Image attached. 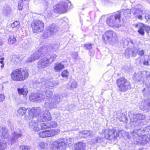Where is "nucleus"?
Masks as SVG:
<instances>
[{
	"mask_svg": "<svg viewBox=\"0 0 150 150\" xmlns=\"http://www.w3.org/2000/svg\"><path fill=\"white\" fill-rule=\"evenodd\" d=\"M43 92L45 96L48 98L45 100V107L47 109L56 108V105L59 103L60 101L59 96L55 95L52 97H51L53 95L52 91L50 90H47Z\"/></svg>",
	"mask_w": 150,
	"mask_h": 150,
	"instance_id": "f257e3e1",
	"label": "nucleus"
},
{
	"mask_svg": "<svg viewBox=\"0 0 150 150\" xmlns=\"http://www.w3.org/2000/svg\"><path fill=\"white\" fill-rule=\"evenodd\" d=\"M28 73L26 69H19L13 70L10 74L11 79L14 81H21L28 77Z\"/></svg>",
	"mask_w": 150,
	"mask_h": 150,
	"instance_id": "f03ea898",
	"label": "nucleus"
},
{
	"mask_svg": "<svg viewBox=\"0 0 150 150\" xmlns=\"http://www.w3.org/2000/svg\"><path fill=\"white\" fill-rule=\"evenodd\" d=\"M74 139L69 137L66 139H61L54 141L52 144V148L54 150L60 149L62 150L66 147L67 144H69L73 143Z\"/></svg>",
	"mask_w": 150,
	"mask_h": 150,
	"instance_id": "7ed1b4c3",
	"label": "nucleus"
},
{
	"mask_svg": "<svg viewBox=\"0 0 150 150\" xmlns=\"http://www.w3.org/2000/svg\"><path fill=\"white\" fill-rule=\"evenodd\" d=\"M120 18V13L117 11L107 18L106 21V23L110 26L119 28L121 26Z\"/></svg>",
	"mask_w": 150,
	"mask_h": 150,
	"instance_id": "20e7f679",
	"label": "nucleus"
},
{
	"mask_svg": "<svg viewBox=\"0 0 150 150\" xmlns=\"http://www.w3.org/2000/svg\"><path fill=\"white\" fill-rule=\"evenodd\" d=\"M123 132V131L121 130H120L117 132L114 129H106L105 131V138L115 142H117V137H119L120 134L122 135V134Z\"/></svg>",
	"mask_w": 150,
	"mask_h": 150,
	"instance_id": "39448f33",
	"label": "nucleus"
},
{
	"mask_svg": "<svg viewBox=\"0 0 150 150\" xmlns=\"http://www.w3.org/2000/svg\"><path fill=\"white\" fill-rule=\"evenodd\" d=\"M116 39V33L111 30L106 31L102 36V40L105 43H114Z\"/></svg>",
	"mask_w": 150,
	"mask_h": 150,
	"instance_id": "423d86ee",
	"label": "nucleus"
},
{
	"mask_svg": "<svg viewBox=\"0 0 150 150\" xmlns=\"http://www.w3.org/2000/svg\"><path fill=\"white\" fill-rule=\"evenodd\" d=\"M117 82L120 91L124 92L131 88L130 83L124 77L117 79Z\"/></svg>",
	"mask_w": 150,
	"mask_h": 150,
	"instance_id": "0eeeda50",
	"label": "nucleus"
},
{
	"mask_svg": "<svg viewBox=\"0 0 150 150\" xmlns=\"http://www.w3.org/2000/svg\"><path fill=\"white\" fill-rule=\"evenodd\" d=\"M29 127L35 132H38L43 129H46L49 126L44 123L38 124L35 121L32 120L29 123Z\"/></svg>",
	"mask_w": 150,
	"mask_h": 150,
	"instance_id": "6e6552de",
	"label": "nucleus"
},
{
	"mask_svg": "<svg viewBox=\"0 0 150 150\" xmlns=\"http://www.w3.org/2000/svg\"><path fill=\"white\" fill-rule=\"evenodd\" d=\"M44 26V23L40 20L33 21L31 24V27L34 33L42 32Z\"/></svg>",
	"mask_w": 150,
	"mask_h": 150,
	"instance_id": "1a4fd4ad",
	"label": "nucleus"
},
{
	"mask_svg": "<svg viewBox=\"0 0 150 150\" xmlns=\"http://www.w3.org/2000/svg\"><path fill=\"white\" fill-rule=\"evenodd\" d=\"M37 85L41 89H45L46 88H50L54 86L53 83L50 81L46 82L44 78H42L39 80L37 83Z\"/></svg>",
	"mask_w": 150,
	"mask_h": 150,
	"instance_id": "9d476101",
	"label": "nucleus"
},
{
	"mask_svg": "<svg viewBox=\"0 0 150 150\" xmlns=\"http://www.w3.org/2000/svg\"><path fill=\"white\" fill-rule=\"evenodd\" d=\"M67 3L64 2H61L54 7V11L56 13H64L67 11Z\"/></svg>",
	"mask_w": 150,
	"mask_h": 150,
	"instance_id": "9b49d317",
	"label": "nucleus"
},
{
	"mask_svg": "<svg viewBox=\"0 0 150 150\" xmlns=\"http://www.w3.org/2000/svg\"><path fill=\"white\" fill-rule=\"evenodd\" d=\"M57 27L54 24L50 25L43 35L44 38H47L52 35L54 34L57 31Z\"/></svg>",
	"mask_w": 150,
	"mask_h": 150,
	"instance_id": "f8f14e48",
	"label": "nucleus"
},
{
	"mask_svg": "<svg viewBox=\"0 0 150 150\" xmlns=\"http://www.w3.org/2000/svg\"><path fill=\"white\" fill-rule=\"evenodd\" d=\"M59 47V45H54L52 47L48 46L47 45H44L40 47L42 50V51L43 54H45L51 51H57Z\"/></svg>",
	"mask_w": 150,
	"mask_h": 150,
	"instance_id": "ddd939ff",
	"label": "nucleus"
},
{
	"mask_svg": "<svg viewBox=\"0 0 150 150\" xmlns=\"http://www.w3.org/2000/svg\"><path fill=\"white\" fill-rule=\"evenodd\" d=\"M40 115L41 116L40 118L38 119V120L40 122H46L52 119L50 114L47 111H45L42 112Z\"/></svg>",
	"mask_w": 150,
	"mask_h": 150,
	"instance_id": "4468645a",
	"label": "nucleus"
},
{
	"mask_svg": "<svg viewBox=\"0 0 150 150\" xmlns=\"http://www.w3.org/2000/svg\"><path fill=\"white\" fill-rule=\"evenodd\" d=\"M42 54H43L42 51V50L40 48L37 51L29 57L26 61L27 62H31L36 60H37L38 59L39 57L41 56Z\"/></svg>",
	"mask_w": 150,
	"mask_h": 150,
	"instance_id": "2eb2a0df",
	"label": "nucleus"
},
{
	"mask_svg": "<svg viewBox=\"0 0 150 150\" xmlns=\"http://www.w3.org/2000/svg\"><path fill=\"white\" fill-rule=\"evenodd\" d=\"M49 63L48 60L46 56L39 60L37 63L38 67L41 69L47 67Z\"/></svg>",
	"mask_w": 150,
	"mask_h": 150,
	"instance_id": "dca6fc26",
	"label": "nucleus"
},
{
	"mask_svg": "<svg viewBox=\"0 0 150 150\" xmlns=\"http://www.w3.org/2000/svg\"><path fill=\"white\" fill-rule=\"evenodd\" d=\"M150 140V138H148V136L143 135L142 137H139L137 139V144H145Z\"/></svg>",
	"mask_w": 150,
	"mask_h": 150,
	"instance_id": "f3484780",
	"label": "nucleus"
},
{
	"mask_svg": "<svg viewBox=\"0 0 150 150\" xmlns=\"http://www.w3.org/2000/svg\"><path fill=\"white\" fill-rule=\"evenodd\" d=\"M131 117L130 120L132 122H136L140 120H143L144 118V115L139 114L131 115Z\"/></svg>",
	"mask_w": 150,
	"mask_h": 150,
	"instance_id": "a211bd4d",
	"label": "nucleus"
},
{
	"mask_svg": "<svg viewBox=\"0 0 150 150\" xmlns=\"http://www.w3.org/2000/svg\"><path fill=\"white\" fill-rule=\"evenodd\" d=\"M40 108L39 107L33 108L31 109H28V112L29 115H33L34 116H37L40 113L39 111Z\"/></svg>",
	"mask_w": 150,
	"mask_h": 150,
	"instance_id": "6ab92c4d",
	"label": "nucleus"
},
{
	"mask_svg": "<svg viewBox=\"0 0 150 150\" xmlns=\"http://www.w3.org/2000/svg\"><path fill=\"white\" fill-rule=\"evenodd\" d=\"M21 134L17 132H14L12 134V137L10 139L11 144H13L16 142L18 138L21 137Z\"/></svg>",
	"mask_w": 150,
	"mask_h": 150,
	"instance_id": "aec40b11",
	"label": "nucleus"
},
{
	"mask_svg": "<svg viewBox=\"0 0 150 150\" xmlns=\"http://www.w3.org/2000/svg\"><path fill=\"white\" fill-rule=\"evenodd\" d=\"M85 146V143L80 142L74 144V149L75 150H84Z\"/></svg>",
	"mask_w": 150,
	"mask_h": 150,
	"instance_id": "412c9836",
	"label": "nucleus"
},
{
	"mask_svg": "<svg viewBox=\"0 0 150 150\" xmlns=\"http://www.w3.org/2000/svg\"><path fill=\"white\" fill-rule=\"evenodd\" d=\"M141 108L143 110H150V98L145 101L143 105L141 106Z\"/></svg>",
	"mask_w": 150,
	"mask_h": 150,
	"instance_id": "4be33fe9",
	"label": "nucleus"
},
{
	"mask_svg": "<svg viewBox=\"0 0 150 150\" xmlns=\"http://www.w3.org/2000/svg\"><path fill=\"white\" fill-rule=\"evenodd\" d=\"M134 16L135 18L140 20L142 19V16L144 15L143 11L139 10H136L133 13Z\"/></svg>",
	"mask_w": 150,
	"mask_h": 150,
	"instance_id": "5701e85b",
	"label": "nucleus"
},
{
	"mask_svg": "<svg viewBox=\"0 0 150 150\" xmlns=\"http://www.w3.org/2000/svg\"><path fill=\"white\" fill-rule=\"evenodd\" d=\"M0 136L1 137L4 139H7L8 137V130L4 127H2L0 130Z\"/></svg>",
	"mask_w": 150,
	"mask_h": 150,
	"instance_id": "b1692460",
	"label": "nucleus"
},
{
	"mask_svg": "<svg viewBox=\"0 0 150 150\" xmlns=\"http://www.w3.org/2000/svg\"><path fill=\"white\" fill-rule=\"evenodd\" d=\"M8 44L11 45H16V40L13 35L9 36L8 40Z\"/></svg>",
	"mask_w": 150,
	"mask_h": 150,
	"instance_id": "393cba45",
	"label": "nucleus"
},
{
	"mask_svg": "<svg viewBox=\"0 0 150 150\" xmlns=\"http://www.w3.org/2000/svg\"><path fill=\"white\" fill-rule=\"evenodd\" d=\"M92 133V132L91 131L84 130L82 132H80L79 134L82 137H86L92 136L93 135Z\"/></svg>",
	"mask_w": 150,
	"mask_h": 150,
	"instance_id": "a878e982",
	"label": "nucleus"
},
{
	"mask_svg": "<svg viewBox=\"0 0 150 150\" xmlns=\"http://www.w3.org/2000/svg\"><path fill=\"white\" fill-rule=\"evenodd\" d=\"M60 131L59 129L51 130H47V137H50L59 134Z\"/></svg>",
	"mask_w": 150,
	"mask_h": 150,
	"instance_id": "bb28decb",
	"label": "nucleus"
},
{
	"mask_svg": "<svg viewBox=\"0 0 150 150\" xmlns=\"http://www.w3.org/2000/svg\"><path fill=\"white\" fill-rule=\"evenodd\" d=\"M28 109H27L24 107H21L19 108L17 110L18 114L21 116L24 115L28 112Z\"/></svg>",
	"mask_w": 150,
	"mask_h": 150,
	"instance_id": "cd10ccee",
	"label": "nucleus"
},
{
	"mask_svg": "<svg viewBox=\"0 0 150 150\" xmlns=\"http://www.w3.org/2000/svg\"><path fill=\"white\" fill-rule=\"evenodd\" d=\"M134 49H127L125 52V55L127 58H129L130 57V55L132 54V56L134 57L136 54H134Z\"/></svg>",
	"mask_w": 150,
	"mask_h": 150,
	"instance_id": "c85d7f7f",
	"label": "nucleus"
},
{
	"mask_svg": "<svg viewBox=\"0 0 150 150\" xmlns=\"http://www.w3.org/2000/svg\"><path fill=\"white\" fill-rule=\"evenodd\" d=\"M117 118L120 121L127 122V119L125 115L121 112L118 113Z\"/></svg>",
	"mask_w": 150,
	"mask_h": 150,
	"instance_id": "c756f323",
	"label": "nucleus"
},
{
	"mask_svg": "<svg viewBox=\"0 0 150 150\" xmlns=\"http://www.w3.org/2000/svg\"><path fill=\"white\" fill-rule=\"evenodd\" d=\"M64 68V65L61 63L56 64L54 67V69L55 71L60 72V70Z\"/></svg>",
	"mask_w": 150,
	"mask_h": 150,
	"instance_id": "7c9ffc66",
	"label": "nucleus"
},
{
	"mask_svg": "<svg viewBox=\"0 0 150 150\" xmlns=\"http://www.w3.org/2000/svg\"><path fill=\"white\" fill-rule=\"evenodd\" d=\"M18 91L19 95H23L24 96H26L28 92L27 89L26 88H18Z\"/></svg>",
	"mask_w": 150,
	"mask_h": 150,
	"instance_id": "2f4dec72",
	"label": "nucleus"
},
{
	"mask_svg": "<svg viewBox=\"0 0 150 150\" xmlns=\"http://www.w3.org/2000/svg\"><path fill=\"white\" fill-rule=\"evenodd\" d=\"M139 26V29L138 30V32L139 34L142 35H144L145 32L144 30V24L142 23H140L138 25H137V26Z\"/></svg>",
	"mask_w": 150,
	"mask_h": 150,
	"instance_id": "473e14b6",
	"label": "nucleus"
},
{
	"mask_svg": "<svg viewBox=\"0 0 150 150\" xmlns=\"http://www.w3.org/2000/svg\"><path fill=\"white\" fill-rule=\"evenodd\" d=\"M57 57V55L55 54H53L51 55H48L46 56V57L48 59L49 63L53 62L55 59Z\"/></svg>",
	"mask_w": 150,
	"mask_h": 150,
	"instance_id": "72a5a7b5",
	"label": "nucleus"
},
{
	"mask_svg": "<svg viewBox=\"0 0 150 150\" xmlns=\"http://www.w3.org/2000/svg\"><path fill=\"white\" fill-rule=\"evenodd\" d=\"M37 94L38 100L42 101L45 99V94H44V93L43 92L41 93H37Z\"/></svg>",
	"mask_w": 150,
	"mask_h": 150,
	"instance_id": "f704fd0d",
	"label": "nucleus"
},
{
	"mask_svg": "<svg viewBox=\"0 0 150 150\" xmlns=\"http://www.w3.org/2000/svg\"><path fill=\"white\" fill-rule=\"evenodd\" d=\"M3 11L4 13L8 15L11 13V11L10 7L8 6H5L4 8Z\"/></svg>",
	"mask_w": 150,
	"mask_h": 150,
	"instance_id": "c9c22d12",
	"label": "nucleus"
},
{
	"mask_svg": "<svg viewBox=\"0 0 150 150\" xmlns=\"http://www.w3.org/2000/svg\"><path fill=\"white\" fill-rule=\"evenodd\" d=\"M6 146V141L0 139V149H5Z\"/></svg>",
	"mask_w": 150,
	"mask_h": 150,
	"instance_id": "e433bc0d",
	"label": "nucleus"
},
{
	"mask_svg": "<svg viewBox=\"0 0 150 150\" xmlns=\"http://www.w3.org/2000/svg\"><path fill=\"white\" fill-rule=\"evenodd\" d=\"M39 136L42 138L47 137V130H45L42 132H40L38 134Z\"/></svg>",
	"mask_w": 150,
	"mask_h": 150,
	"instance_id": "4c0bfd02",
	"label": "nucleus"
},
{
	"mask_svg": "<svg viewBox=\"0 0 150 150\" xmlns=\"http://www.w3.org/2000/svg\"><path fill=\"white\" fill-rule=\"evenodd\" d=\"M37 93H33L29 97L30 100L32 101H35L37 100H38L37 99Z\"/></svg>",
	"mask_w": 150,
	"mask_h": 150,
	"instance_id": "58836bf2",
	"label": "nucleus"
},
{
	"mask_svg": "<svg viewBox=\"0 0 150 150\" xmlns=\"http://www.w3.org/2000/svg\"><path fill=\"white\" fill-rule=\"evenodd\" d=\"M20 58L18 57L14 56L12 59V61L14 62L15 64H17L20 62Z\"/></svg>",
	"mask_w": 150,
	"mask_h": 150,
	"instance_id": "ea45409f",
	"label": "nucleus"
},
{
	"mask_svg": "<svg viewBox=\"0 0 150 150\" xmlns=\"http://www.w3.org/2000/svg\"><path fill=\"white\" fill-rule=\"evenodd\" d=\"M143 92L145 96H150V88H144Z\"/></svg>",
	"mask_w": 150,
	"mask_h": 150,
	"instance_id": "a19ab883",
	"label": "nucleus"
},
{
	"mask_svg": "<svg viewBox=\"0 0 150 150\" xmlns=\"http://www.w3.org/2000/svg\"><path fill=\"white\" fill-rule=\"evenodd\" d=\"M30 149L31 148L29 146L23 145L20 146V149L21 150H28Z\"/></svg>",
	"mask_w": 150,
	"mask_h": 150,
	"instance_id": "79ce46f5",
	"label": "nucleus"
},
{
	"mask_svg": "<svg viewBox=\"0 0 150 150\" xmlns=\"http://www.w3.org/2000/svg\"><path fill=\"white\" fill-rule=\"evenodd\" d=\"M101 139L100 137H98L94 139L91 141L92 144H95L97 142H101Z\"/></svg>",
	"mask_w": 150,
	"mask_h": 150,
	"instance_id": "37998d69",
	"label": "nucleus"
},
{
	"mask_svg": "<svg viewBox=\"0 0 150 150\" xmlns=\"http://www.w3.org/2000/svg\"><path fill=\"white\" fill-rule=\"evenodd\" d=\"M131 10L130 9H126L124 10V12L125 16H127V15L129 16L130 15Z\"/></svg>",
	"mask_w": 150,
	"mask_h": 150,
	"instance_id": "c03bdc74",
	"label": "nucleus"
},
{
	"mask_svg": "<svg viewBox=\"0 0 150 150\" xmlns=\"http://www.w3.org/2000/svg\"><path fill=\"white\" fill-rule=\"evenodd\" d=\"M4 59V57H1L0 59V66L1 69H3L4 65L3 61Z\"/></svg>",
	"mask_w": 150,
	"mask_h": 150,
	"instance_id": "a18cd8bd",
	"label": "nucleus"
},
{
	"mask_svg": "<svg viewBox=\"0 0 150 150\" xmlns=\"http://www.w3.org/2000/svg\"><path fill=\"white\" fill-rule=\"evenodd\" d=\"M69 74V72L67 70H65L62 72L61 75L63 77H66L68 76Z\"/></svg>",
	"mask_w": 150,
	"mask_h": 150,
	"instance_id": "49530a36",
	"label": "nucleus"
},
{
	"mask_svg": "<svg viewBox=\"0 0 150 150\" xmlns=\"http://www.w3.org/2000/svg\"><path fill=\"white\" fill-rule=\"evenodd\" d=\"M50 127H56L57 126V124L56 122L54 121L50 122Z\"/></svg>",
	"mask_w": 150,
	"mask_h": 150,
	"instance_id": "de8ad7c7",
	"label": "nucleus"
},
{
	"mask_svg": "<svg viewBox=\"0 0 150 150\" xmlns=\"http://www.w3.org/2000/svg\"><path fill=\"white\" fill-rule=\"evenodd\" d=\"M20 24V23L18 21H16L14 22L11 25V26L12 28H14L17 27Z\"/></svg>",
	"mask_w": 150,
	"mask_h": 150,
	"instance_id": "09e8293b",
	"label": "nucleus"
},
{
	"mask_svg": "<svg viewBox=\"0 0 150 150\" xmlns=\"http://www.w3.org/2000/svg\"><path fill=\"white\" fill-rule=\"evenodd\" d=\"M77 86V84L76 81H74L72 83L71 88H76Z\"/></svg>",
	"mask_w": 150,
	"mask_h": 150,
	"instance_id": "8fccbe9b",
	"label": "nucleus"
},
{
	"mask_svg": "<svg viewBox=\"0 0 150 150\" xmlns=\"http://www.w3.org/2000/svg\"><path fill=\"white\" fill-rule=\"evenodd\" d=\"M84 47L86 50H90L92 48L91 45L90 44H86L84 45Z\"/></svg>",
	"mask_w": 150,
	"mask_h": 150,
	"instance_id": "3c124183",
	"label": "nucleus"
},
{
	"mask_svg": "<svg viewBox=\"0 0 150 150\" xmlns=\"http://www.w3.org/2000/svg\"><path fill=\"white\" fill-rule=\"evenodd\" d=\"M46 144L44 142L40 143L39 144V146L42 149H44L45 146Z\"/></svg>",
	"mask_w": 150,
	"mask_h": 150,
	"instance_id": "603ef678",
	"label": "nucleus"
},
{
	"mask_svg": "<svg viewBox=\"0 0 150 150\" xmlns=\"http://www.w3.org/2000/svg\"><path fill=\"white\" fill-rule=\"evenodd\" d=\"M5 98V96L3 94H0V102L3 101Z\"/></svg>",
	"mask_w": 150,
	"mask_h": 150,
	"instance_id": "864d4df0",
	"label": "nucleus"
},
{
	"mask_svg": "<svg viewBox=\"0 0 150 150\" xmlns=\"http://www.w3.org/2000/svg\"><path fill=\"white\" fill-rule=\"evenodd\" d=\"M144 29H145L146 31L148 32L150 30V27L149 26L145 25L144 24V27H143Z\"/></svg>",
	"mask_w": 150,
	"mask_h": 150,
	"instance_id": "5fc2aeb1",
	"label": "nucleus"
},
{
	"mask_svg": "<svg viewBox=\"0 0 150 150\" xmlns=\"http://www.w3.org/2000/svg\"><path fill=\"white\" fill-rule=\"evenodd\" d=\"M42 3L44 6L46 7H47L48 5L49 4L48 2L46 0H43Z\"/></svg>",
	"mask_w": 150,
	"mask_h": 150,
	"instance_id": "6e6d98bb",
	"label": "nucleus"
},
{
	"mask_svg": "<svg viewBox=\"0 0 150 150\" xmlns=\"http://www.w3.org/2000/svg\"><path fill=\"white\" fill-rule=\"evenodd\" d=\"M145 18L147 20H150V15L148 14H146L145 16Z\"/></svg>",
	"mask_w": 150,
	"mask_h": 150,
	"instance_id": "4d7b16f0",
	"label": "nucleus"
},
{
	"mask_svg": "<svg viewBox=\"0 0 150 150\" xmlns=\"http://www.w3.org/2000/svg\"><path fill=\"white\" fill-rule=\"evenodd\" d=\"M138 54L141 56L143 55L144 54V51L143 50H140L139 51Z\"/></svg>",
	"mask_w": 150,
	"mask_h": 150,
	"instance_id": "13d9d810",
	"label": "nucleus"
},
{
	"mask_svg": "<svg viewBox=\"0 0 150 150\" xmlns=\"http://www.w3.org/2000/svg\"><path fill=\"white\" fill-rule=\"evenodd\" d=\"M143 64L144 65H148V61L145 60L143 62Z\"/></svg>",
	"mask_w": 150,
	"mask_h": 150,
	"instance_id": "bf43d9fd",
	"label": "nucleus"
},
{
	"mask_svg": "<svg viewBox=\"0 0 150 150\" xmlns=\"http://www.w3.org/2000/svg\"><path fill=\"white\" fill-rule=\"evenodd\" d=\"M74 58H76L78 57V54L77 52H75L74 54Z\"/></svg>",
	"mask_w": 150,
	"mask_h": 150,
	"instance_id": "052dcab7",
	"label": "nucleus"
},
{
	"mask_svg": "<svg viewBox=\"0 0 150 150\" xmlns=\"http://www.w3.org/2000/svg\"><path fill=\"white\" fill-rule=\"evenodd\" d=\"M129 42L132 44H134V42L132 40H130L129 41Z\"/></svg>",
	"mask_w": 150,
	"mask_h": 150,
	"instance_id": "680f3d73",
	"label": "nucleus"
},
{
	"mask_svg": "<svg viewBox=\"0 0 150 150\" xmlns=\"http://www.w3.org/2000/svg\"><path fill=\"white\" fill-rule=\"evenodd\" d=\"M3 43V42L2 41V40H0V45H1Z\"/></svg>",
	"mask_w": 150,
	"mask_h": 150,
	"instance_id": "e2e57ef3",
	"label": "nucleus"
},
{
	"mask_svg": "<svg viewBox=\"0 0 150 150\" xmlns=\"http://www.w3.org/2000/svg\"><path fill=\"white\" fill-rule=\"evenodd\" d=\"M0 87H1L2 88H3V85L1 84H0Z\"/></svg>",
	"mask_w": 150,
	"mask_h": 150,
	"instance_id": "0e129e2a",
	"label": "nucleus"
}]
</instances>
